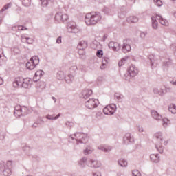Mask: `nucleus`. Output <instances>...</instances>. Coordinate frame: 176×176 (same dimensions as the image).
<instances>
[{
  "instance_id": "nucleus-63",
  "label": "nucleus",
  "mask_w": 176,
  "mask_h": 176,
  "mask_svg": "<svg viewBox=\"0 0 176 176\" xmlns=\"http://www.w3.org/2000/svg\"><path fill=\"white\" fill-rule=\"evenodd\" d=\"M62 43V38L61 36H58L56 39V43H58V45H60V43Z\"/></svg>"
},
{
  "instance_id": "nucleus-9",
  "label": "nucleus",
  "mask_w": 176,
  "mask_h": 176,
  "mask_svg": "<svg viewBox=\"0 0 176 176\" xmlns=\"http://www.w3.org/2000/svg\"><path fill=\"white\" fill-rule=\"evenodd\" d=\"M116 112V104H111L103 109V113L108 116H112Z\"/></svg>"
},
{
  "instance_id": "nucleus-25",
  "label": "nucleus",
  "mask_w": 176,
  "mask_h": 176,
  "mask_svg": "<svg viewBox=\"0 0 176 176\" xmlns=\"http://www.w3.org/2000/svg\"><path fill=\"white\" fill-rule=\"evenodd\" d=\"M126 7H121L120 10L118 11V17H120V19H124V17H126Z\"/></svg>"
},
{
  "instance_id": "nucleus-58",
  "label": "nucleus",
  "mask_w": 176,
  "mask_h": 176,
  "mask_svg": "<svg viewBox=\"0 0 176 176\" xmlns=\"http://www.w3.org/2000/svg\"><path fill=\"white\" fill-rule=\"evenodd\" d=\"M31 150V148L30 147V146H23V151H24V152H30V151Z\"/></svg>"
},
{
  "instance_id": "nucleus-11",
  "label": "nucleus",
  "mask_w": 176,
  "mask_h": 176,
  "mask_svg": "<svg viewBox=\"0 0 176 176\" xmlns=\"http://www.w3.org/2000/svg\"><path fill=\"white\" fill-rule=\"evenodd\" d=\"M122 51L123 53H129L131 51V40L129 38L124 40Z\"/></svg>"
},
{
  "instance_id": "nucleus-12",
  "label": "nucleus",
  "mask_w": 176,
  "mask_h": 176,
  "mask_svg": "<svg viewBox=\"0 0 176 176\" xmlns=\"http://www.w3.org/2000/svg\"><path fill=\"white\" fill-rule=\"evenodd\" d=\"M87 166L92 168H99V167H101V162L97 160L88 159Z\"/></svg>"
},
{
  "instance_id": "nucleus-3",
  "label": "nucleus",
  "mask_w": 176,
  "mask_h": 176,
  "mask_svg": "<svg viewBox=\"0 0 176 176\" xmlns=\"http://www.w3.org/2000/svg\"><path fill=\"white\" fill-rule=\"evenodd\" d=\"M74 141L75 140L76 144L79 145V144H87V141H89V138H87V135L83 133H77L74 135H72L69 137V141Z\"/></svg>"
},
{
  "instance_id": "nucleus-50",
  "label": "nucleus",
  "mask_w": 176,
  "mask_h": 176,
  "mask_svg": "<svg viewBox=\"0 0 176 176\" xmlns=\"http://www.w3.org/2000/svg\"><path fill=\"white\" fill-rule=\"evenodd\" d=\"M71 74H75L78 71V66H72L69 69Z\"/></svg>"
},
{
  "instance_id": "nucleus-2",
  "label": "nucleus",
  "mask_w": 176,
  "mask_h": 176,
  "mask_svg": "<svg viewBox=\"0 0 176 176\" xmlns=\"http://www.w3.org/2000/svg\"><path fill=\"white\" fill-rule=\"evenodd\" d=\"M31 84V78H23L22 77H17L13 82L14 87H23L24 89H28Z\"/></svg>"
},
{
  "instance_id": "nucleus-37",
  "label": "nucleus",
  "mask_w": 176,
  "mask_h": 176,
  "mask_svg": "<svg viewBox=\"0 0 176 176\" xmlns=\"http://www.w3.org/2000/svg\"><path fill=\"white\" fill-rule=\"evenodd\" d=\"M161 120H162V124L165 129L168 127V124H170V120H168L166 118H164L161 119Z\"/></svg>"
},
{
  "instance_id": "nucleus-33",
  "label": "nucleus",
  "mask_w": 176,
  "mask_h": 176,
  "mask_svg": "<svg viewBox=\"0 0 176 176\" xmlns=\"http://www.w3.org/2000/svg\"><path fill=\"white\" fill-rule=\"evenodd\" d=\"M156 19H157L156 16H151L152 27L154 30H157L158 25L157 21Z\"/></svg>"
},
{
  "instance_id": "nucleus-31",
  "label": "nucleus",
  "mask_w": 176,
  "mask_h": 176,
  "mask_svg": "<svg viewBox=\"0 0 176 176\" xmlns=\"http://www.w3.org/2000/svg\"><path fill=\"white\" fill-rule=\"evenodd\" d=\"M127 23H138V17L135 16H131L126 19Z\"/></svg>"
},
{
  "instance_id": "nucleus-22",
  "label": "nucleus",
  "mask_w": 176,
  "mask_h": 176,
  "mask_svg": "<svg viewBox=\"0 0 176 176\" xmlns=\"http://www.w3.org/2000/svg\"><path fill=\"white\" fill-rule=\"evenodd\" d=\"M99 151H102V152L109 153L113 148L111 146L108 145H101L98 147Z\"/></svg>"
},
{
  "instance_id": "nucleus-49",
  "label": "nucleus",
  "mask_w": 176,
  "mask_h": 176,
  "mask_svg": "<svg viewBox=\"0 0 176 176\" xmlns=\"http://www.w3.org/2000/svg\"><path fill=\"white\" fill-rule=\"evenodd\" d=\"M69 19V16H68V14H62V19H61V21L63 23H65V21H67V20H68Z\"/></svg>"
},
{
  "instance_id": "nucleus-35",
  "label": "nucleus",
  "mask_w": 176,
  "mask_h": 176,
  "mask_svg": "<svg viewBox=\"0 0 176 176\" xmlns=\"http://www.w3.org/2000/svg\"><path fill=\"white\" fill-rule=\"evenodd\" d=\"M45 122L43 120H37L36 121L34 124L32 126V127L36 129V127H39V126H42Z\"/></svg>"
},
{
  "instance_id": "nucleus-10",
  "label": "nucleus",
  "mask_w": 176,
  "mask_h": 176,
  "mask_svg": "<svg viewBox=\"0 0 176 176\" xmlns=\"http://www.w3.org/2000/svg\"><path fill=\"white\" fill-rule=\"evenodd\" d=\"M171 90V88L170 87H162L160 88H153V93L154 94H157V96H163L164 95L166 94V93H168V91H170Z\"/></svg>"
},
{
  "instance_id": "nucleus-52",
  "label": "nucleus",
  "mask_w": 176,
  "mask_h": 176,
  "mask_svg": "<svg viewBox=\"0 0 176 176\" xmlns=\"http://www.w3.org/2000/svg\"><path fill=\"white\" fill-rule=\"evenodd\" d=\"M41 6H43V8H46V6L49 5V0H41Z\"/></svg>"
},
{
  "instance_id": "nucleus-34",
  "label": "nucleus",
  "mask_w": 176,
  "mask_h": 176,
  "mask_svg": "<svg viewBox=\"0 0 176 176\" xmlns=\"http://www.w3.org/2000/svg\"><path fill=\"white\" fill-rule=\"evenodd\" d=\"M78 53L80 58L82 60H85L86 58V52H85V50H78Z\"/></svg>"
},
{
  "instance_id": "nucleus-7",
  "label": "nucleus",
  "mask_w": 176,
  "mask_h": 176,
  "mask_svg": "<svg viewBox=\"0 0 176 176\" xmlns=\"http://www.w3.org/2000/svg\"><path fill=\"white\" fill-rule=\"evenodd\" d=\"M27 107H21V106L18 105L15 107L14 115L18 118H20V116H25V115H27Z\"/></svg>"
},
{
  "instance_id": "nucleus-5",
  "label": "nucleus",
  "mask_w": 176,
  "mask_h": 176,
  "mask_svg": "<svg viewBox=\"0 0 176 176\" xmlns=\"http://www.w3.org/2000/svg\"><path fill=\"white\" fill-rule=\"evenodd\" d=\"M0 170L4 176L12 175V161H8L6 164L5 162L1 164Z\"/></svg>"
},
{
  "instance_id": "nucleus-23",
  "label": "nucleus",
  "mask_w": 176,
  "mask_h": 176,
  "mask_svg": "<svg viewBox=\"0 0 176 176\" xmlns=\"http://www.w3.org/2000/svg\"><path fill=\"white\" fill-rule=\"evenodd\" d=\"M150 160L153 163H159L160 162V157L159 154H151L150 155Z\"/></svg>"
},
{
  "instance_id": "nucleus-38",
  "label": "nucleus",
  "mask_w": 176,
  "mask_h": 176,
  "mask_svg": "<svg viewBox=\"0 0 176 176\" xmlns=\"http://www.w3.org/2000/svg\"><path fill=\"white\" fill-rule=\"evenodd\" d=\"M118 164L121 167H127V161L124 159H120L118 160Z\"/></svg>"
},
{
  "instance_id": "nucleus-30",
  "label": "nucleus",
  "mask_w": 176,
  "mask_h": 176,
  "mask_svg": "<svg viewBox=\"0 0 176 176\" xmlns=\"http://www.w3.org/2000/svg\"><path fill=\"white\" fill-rule=\"evenodd\" d=\"M114 98L118 102H122V101H123V98H124V96H123V94H119V93H115Z\"/></svg>"
},
{
  "instance_id": "nucleus-24",
  "label": "nucleus",
  "mask_w": 176,
  "mask_h": 176,
  "mask_svg": "<svg viewBox=\"0 0 176 176\" xmlns=\"http://www.w3.org/2000/svg\"><path fill=\"white\" fill-rule=\"evenodd\" d=\"M156 19L157 20L159 21V22L160 23V24H162V25H168V21H167L166 19H164L162 16L157 14Z\"/></svg>"
},
{
  "instance_id": "nucleus-1",
  "label": "nucleus",
  "mask_w": 176,
  "mask_h": 176,
  "mask_svg": "<svg viewBox=\"0 0 176 176\" xmlns=\"http://www.w3.org/2000/svg\"><path fill=\"white\" fill-rule=\"evenodd\" d=\"M101 13L96 12L94 13H89L85 15V21L87 25H94L101 20Z\"/></svg>"
},
{
  "instance_id": "nucleus-56",
  "label": "nucleus",
  "mask_w": 176,
  "mask_h": 176,
  "mask_svg": "<svg viewBox=\"0 0 176 176\" xmlns=\"http://www.w3.org/2000/svg\"><path fill=\"white\" fill-rule=\"evenodd\" d=\"M18 31H25L27 30V28H25L24 25H19L17 26Z\"/></svg>"
},
{
  "instance_id": "nucleus-14",
  "label": "nucleus",
  "mask_w": 176,
  "mask_h": 176,
  "mask_svg": "<svg viewBox=\"0 0 176 176\" xmlns=\"http://www.w3.org/2000/svg\"><path fill=\"white\" fill-rule=\"evenodd\" d=\"M28 34H23L21 36V41L23 43H28V45H32L34 43V38L28 37Z\"/></svg>"
},
{
  "instance_id": "nucleus-57",
  "label": "nucleus",
  "mask_w": 176,
  "mask_h": 176,
  "mask_svg": "<svg viewBox=\"0 0 176 176\" xmlns=\"http://www.w3.org/2000/svg\"><path fill=\"white\" fill-rule=\"evenodd\" d=\"M10 3H8L6 6L3 7V8L1 10V12H5V10H8V9L10 8Z\"/></svg>"
},
{
  "instance_id": "nucleus-55",
  "label": "nucleus",
  "mask_w": 176,
  "mask_h": 176,
  "mask_svg": "<svg viewBox=\"0 0 176 176\" xmlns=\"http://www.w3.org/2000/svg\"><path fill=\"white\" fill-rule=\"evenodd\" d=\"M154 2L159 8L163 5V3L160 0H154Z\"/></svg>"
},
{
  "instance_id": "nucleus-27",
  "label": "nucleus",
  "mask_w": 176,
  "mask_h": 176,
  "mask_svg": "<svg viewBox=\"0 0 176 176\" xmlns=\"http://www.w3.org/2000/svg\"><path fill=\"white\" fill-rule=\"evenodd\" d=\"M89 160H87V157H82L78 162V164L81 168H85L86 167V164L87 166V162Z\"/></svg>"
},
{
  "instance_id": "nucleus-54",
  "label": "nucleus",
  "mask_w": 176,
  "mask_h": 176,
  "mask_svg": "<svg viewBox=\"0 0 176 176\" xmlns=\"http://www.w3.org/2000/svg\"><path fill=\"white\" fill-rule=\"evenodd\" d=\"M146 35H148V32H142L140 33V37L141 38V39H144L146 36Z\"/></svg>"
},
{
  "instance_id": "nucleus-42",
  "label": "nucleus",
  "mask_w": 176,
  "mask_h": 176,
  "mask_svg": "<svg viewBox=\"0 0 176 176\" xmlns=\"http://www.w3.org/2000/svg\"><path fill=\"white\" fill-rule=\"evenodd\" d=\"M11 53L13 54H20V49L17 47H14L11 49Z\"/></svg>"
},
{
  "instance_id": "nucleus-43",
  "label": "nucleus",
  "mask_w": 176,
  "mask_h": 176,
  "mask_svg": "<svg viewBox=\"0 0 176 176\" xmlns=\"http://www.w3.org/2000/svg\"><path fill=\"white\" fill-rule=\"evenodd\" d=\"M21 2L25 8H28L31 5V1L30 0H21Z\"/></svg>"
},
{
  "instance_id": "nucleus-26",
  "label": "nucleus",
  "mask_w": 176,
  "mask_h": 176,
  "mask_svg": "<svg viewBox=\"0 0 176 176\" xmlns=\"http://www.w3.org/2000/svg\"><path fill=\"white\" fill-rule=\"evenodd\" d=\"M151 116L155 120H162V119L163 118V117L161 115H160L157 113V111H156L155 110L151 111Z\"/></svg>"
},
{
  "instance_id": "nucleus-32",
  "label": "nucleus",
  "mask_w": 176,
  "mask_h": 176,
  "mask_svg": "<svg viewBox=\"0 0 176 176\" xmlns=\"http://www.w3.org/2000/svg\"><path fill=\"white\" fill-rule=\"evenodd\" d=\"M56 78L58 80H63V79L65 78V74H64V72L59 71L56 74Z\"/></svg>"
},
{
  "instance_id": "nucleus-48",
  "label": "nucleus",
  "mask_w": 176,
  "mask_h": 176,
  "mask_svg": "<svg viewBox=\"0 0 176 176\" xmlns=\"http://www.w3.org/2000/svg\"><path fill=\"white\" fill-rule=\"evenodd\" d=\"M172 65H173V60L170 59H168V60H166L165 62H164V67H170Z\"/></svg>"
},
{
  "instance_id": "nucleus-41",
  "label": "nucleus",
  "mask_w": 176,
  "mask_h": 176,
  "mask_svg": "<svg viewBox=\"0 0 176 176\" xmlns=\"http://www.w3.org/2000/svg\"><path fill=\"white\" fill-rule=\"evenodd\" d=\"M169 112H171V113L175 114L176 113V105L174 104H171L169 105L168 107Z\"/></svg>"
},
{
  "instance_id": "nucleus-60",
  "label": "nucleus",
  "mask_w": 176,
  "mask_h": 176,
  "mask_svg": "<svg viewBox=\"0 0 176 176\" xmlns=\"http://www.w3.org/2000/svg\"><path fill=\"white\" fill-rule=\"evenodd\" d=\"M5 63V56H2V54H0V65L3 64Z\"/></svg>"
},
{
  "instance_id": "nucleus-51",
  "label": "nucleus",
  "mask_w": 176,
  "mask_h": 176,
  "mask_svg": "<svg viewBox=\"0 0 176 176\" xmlns=\"http://www.w3.org/2000/svg\"><path fill=\"white\" fill-rule=\"evenodd\" d=\"M136 129L139 131V133H145V130L144 129V127H142V126L140 124L136 126Z\"/></svg>"
},
{
  "instance_id": "nucleus-59",
  "label": "nucleus",
  "mask_w": 176,
  "mask_h": 176,
  "mask_svg": "<svg viewBox=\"0 0 176 176\" xmlns=\"http://www.w3.org/2000/svg\"><path fill=\"white\" fill-rule=\"evenodd\" d=\"M109 63V58H104L102 60V65H105V64H108Z\"/></svg>"
},
{
  "instance_id": "nucleus-28",
  "label": "nucleus",
  "mask_w": 176,
  "mask_h": 176,
  "mask_svg": "<svg viewBox=\"0 0 176 176\" xmlns=\"http://www.w3.org/2000/svg\"><path fill=\"white\" fill-rule=\"evenodd\" d=\"M60 116L61 113H58L57 116H55L54 114H48L45 116V118L47 119V120H57V119H58Z\"/></svg>"
},
{
  "instance_id": "nucleus-29",
  "label": "nucleus",
  "mask_w": 176,
  "mask_h": 176,
  "mask_svg": "<svg viewBox=\"0 0 176 176\" xmlns=\"http://www.w3.org/2000/svg\"><path fill=\"white\" fill-rule=\"evenodd\" d=\"M102 12L105 14H107L108 16H113L115 14V11L113 10H111L107 7H105L103 10Z\"/></svg>"
},
{
  "instance_id": "nucleus-62",
  "label": "nucleus",
  "mask_w": 176,
  "mask_h": 176,
  "mask_svg": "<svg viewBox=\"0 0 176 176\" xmlns=\"http://www.w3.org/2000/svg\"><path fill=\"white\" fill-rule=\"evenodd\" d=\"M170 49L173 52H175L176 51V43H173V44L170 45Z\"/></svg>"
},
{
  "instance_id": "nucleus-17",
  "label": "nucleus",
  "mask_w": 176,
  "mask_h": 176,
  "mask_svg": "<svg viewBox=\"0 0 176 176\" xmlns=\"http://www.w3.org/2000/svg\"><path fill=\"white\" fill-rule=\"evenodd\" d=\"M67 28L71 30L70 32L74 34H77V32H79V30L78 28H76V23L75 22L68 23Z\"/></svg>"
},
{
  "instance_id": "nucleus-19",
  "label": "nucleus",
  "mask_w": 176,
  "mask_h": 176,
  "mask_svg": "<svg viewBox=\"0 0 176 176\" xmlns=\"http://www.w3.org/2000/svg\"><path fill=\"white\" fill-rule=\"evenodd\" d=\"M45 72H43V70H38L35 72V74L33 77V81L38 82V80H40L42 76H43V74Z\"/></svg>"
},
{
  "instance_id": "nucleus-36",
  "label": "nucleus",
  "mask_w": 176,
  "mask_h": 176,
  "mask_svg": "<svg viewBox=\"0 0 176 176\" xmlns=\"http://www.w3.org/2000/svg\"><path fill=\"white\" fill-rule=\"evenodd\" d=\"M65 81L67 83H71L74 80V74H69L67 76L65 77Z\"/></svg>"
},
{
  "instance_id": "nucleus-40",
  "label": "nucleus",
  "mask_w": 176,
  "mask_h": 176,
  "mask_svg": "<svg viewBox=\"0 0 176 176\" xmlns=\"http://www.w3.org/2000/svg\"><path fill=\"white\" fill-rule=\"evenodd\" d=\"M37 89H39L40 91L41 90H43L46 87V82H40L36 85Z\"/></svg>"
},
{
  "instance_id": "nucleus-53",
  "label": "nucleus",
  "mask_w": 176,
  "mask_h": 176,
  "mask_svg": "<svg viewBox=\"0 0 176 176\" xmlns=\"http://www.w3.org/2000/svg\"><path fill=\"white\" fill-rule=\"evenodd\" d=\"M133 176H142L141 173L138 170H134L132 171Z\"/></svg>"
},
{
  "instance_id": "nucleus-16",
  "label": "nucleus",
  "mask_w": 176,
  "mask_h": 176,
  "mask_svg": "<svg viewBox=\"0 0 176 176\" xmlns=\"http://www.w3.org/2000/svg\"><path fill=\"white\" fill-rule=\"evenodd\" d=\"M123 142L125 145L129 144H133L134 142V138L131 135V133H126L123 138Z\"/></svg>"
},
{
  "instance_id": "nucleus-61",
  "label": "nucleus",
  "mask_w": 176,
  "mask_h": 176,
  "mask_svg": "<svg viewBox=\"0 0 176 176\" xmlns=\"http://www.w3.org/2000/svg\"><path fill=\"white\" fill-rule=\"evenodd\" d=\"M5 137H6V134L3 133H0V140L1 141H3L5 140Z\"/></svg>"
},
{
  "instance_id": "nucleus-4",
  "label": "nucleus",
  "mask_w": 176,
  "mask_h": 176,
  "mask_svg": "<svg viewBox=\"0 0 176 176\" xmlns=\"http://www.w3.org/2000/svg\"><path fill=\"white\" fill-rule=\"evenodd\" d=\"M155 138H156L158 143L156 144L155 148L160 153H163L164 151V146H163V133L162 132H157L154 134Z\"/></svg>"
},
{
  "instance_id": "nucleus-20",
  "label": "nucleus",
  "mask_w": 176,
  "mask_h": 176,
  "mask_svg": "<svg viewBox=\"0 0 176 176\" xmlns=\"http://www.w3.org/2000/svg\"><path fill=\"white\" fill-rule=\"evenodd\" d=\"M87 41L82 40L78 43L77 45V49H78V50H85L86 49H87Z\"/></svg>"
},
{
  "instance_id": "nucleus-21",
  "label": "nucleus",
  "mask_w": 176,
  "mask_h": 176,
  "mask_svg": "<svg viewBox=\"0 0 176 176\" xmlns=\"http://www.w3.org/2000/svg\"><path fill=\"white\" fill-rule=\"evenodd\" d=\"M93 94V90L91 89H84L82 92V97L84 100H87L90 96Z\"/></svg>"
},
{
  "instance_id": "nucleus-6",
  "label": "nucleus",
  "mask_w": 176,
  "mask_h": 176,
  "mask_svg": "<svg viewBox=\"0 0 176 176\" xmlns=\"http://www.w3.org/2000/svg\"><path fill=\"white\" fill-rule=\"evenodd\" d=\"M39 64V57L38 56H34L26 63V68L30 71L36 68V65Z\"/></svg>"
},
{
  "instance_id": "nucleus-18",
  "label": "nucleus",
  "mask_w": 176,
  "mask_h": 176,
  "mask_svg": "<svg viewBox=\"0 0 176 176\" xmlns=\"http://www.w3.org/2000/svg\"><path fill=\"white\" fill-rule=\"evenodd\" d=\"M109 47L114 50V52H118V50H120V44L118 42L111 41L109 43Z\"/></svg>"
},
{
  "instance_id": "nucleus-46",
  "label": "nucleus",
  "mask_w": 176,
  "mask_h": 176,
  "mask_svg": "<svg viewBox=\"0 0 176 176\" xmlns=\"http://www.w3.org/2000/svg\"><path fill=\"white\" fill-rule=\"evenodd\" d=\"M128 58L129 57H125L121 59V60L118 62V66L122 67L124 65V63H126V61L128 60Z\"/></svg>"
},
{
  "instance_id": "nucleus-44",
  "label": "nucleus",
  "mask_w": 176,
  "mask_h": 176,
  "mask_svg": "<svg viewBox=\"0 0 176 176\" xmlns=\"http://www.w3.org/2000/svg\"><path fill=\"white\" fill-rule=\"evenodd\" d=\"M65 126L69 129L71 130L72 129V127H74V126H75V124H74L73 122H69L67 121L65 122Z\"/></svg>"
},
{
  "instance_id": "nucleus-64",
  "label": "nucleus",
  "mask_w": 176,
  "mask_h": 176,
  "mask_svg": "<svg viewBox=\"0 0 176 176\" xmlns=\"http://www.w3.org/2000/svg\"><path fill=\"white\" fill-rule=\"evenodd\" d=\"M93 176H101V173L100 172L93 173Z\"/></svg>"
},
{
  "instance_id": "nucleus-8",
  "label": "nucleus",
  "mask_w": 176,
  "mask_h": 176,
  "mask_svg": "<svg viewBox=\"0 0 176 176\" xmlns=\"http://www.w3.org/2000/svg\"><path fill=\"white\" fill-rule=\"evenodd\" d=\"M100 104L98 99L95 98H89L88 100L85 102V107L88 108V109H94V108H97Z\"/></svg>"
},
{
  "instance_id": "nucleus-45",
  "label": "nucleus",
  "mask_w": 176,
  "mask_h": 176,
  "mask_svg": "<svg viewBox=\"0 0 176 176\" xmlns=\"http://www.w3.org/2000/svg\"><path fill=\"white\" fill-rule=\"evenodd\" d=\"M62 16L63 13L57 12L55 15V20H56V21H61Z\"/></svg>"
},
{
  "instance_id": "nucleus-15",
  "label": "nucleus",
  "mask_w": 176,
  "mask_h": 176,
  "mask_svg": "<svg viewBox=\"0 0 176 176\" xmlns=\"http://www.w3.org/2000/svg\"><path fill=\"white\" fill-rule=\"evenodd\" d=\"M147 61H148V63H150L152 69H153V68H156V67H157V60H156L155 55H153V54L149 55L148 56Z\"/></svg>"
},
{
  "instance_id": "nucleus-39",
  "label": "nucleus",
  "mask_w": 176,
  "mask_h": 176,
  "mask_svg": "<svg viewBox=\"0 0 176 176\" xmlns=\"http://www.w3.org/2000/svg\"><path fill=\"white\" fill-rule=\"evenodd\" d=\"M93 151H94V149L92 148L91 146H88L86 147V148L84 150V153L85 155H90L91 153H93Z\"/></svg>"
},
{
  "instance_id": "nucleus-47",
  "label": "nucleus",
  "mask_w": 176,
  "mask_h": 176,
  "mask_svg": "<svg viewBox=\"0 0 176 176\" xmlns=\"http://www.w3.org/2000/svg\"><path fill=\"white\" fill-rule=\"evenodd\" d=\"M96 56L99 58H102V56H104V51L102 50H98L96 52Z\"/></svg>"
},
{
  "instance_id": "nucleus-13",
  "label": "nucleus",
  "mask_w": 176,
  "mask_h": 176,
  "mask_svg": "<svg viewBox=\"0 0 176 176\" xmlns=\"http://www.w3.org/2000/svg\"><path fill=\"white\" fill-rule=\"evenodd\" d=\"M128 74L131 78H134V76H137L138 74V69L135 65H131L128 69H127Z\"/></svg>"
}]
</instances>
